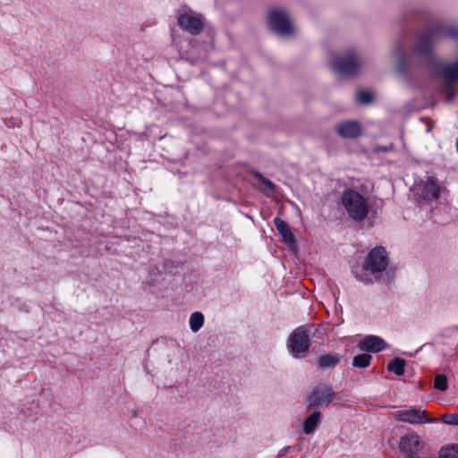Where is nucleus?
Listing matches in <instances>:
<instances>
[{
    "mask_svg": "<svg viewBox=\"0 0 458 458\" xmlns=\"http://www.w3.org/2000/svg\"><path fill=\"white\" fill-rule=\"evenodd\" d=\"M254 177L261 182L266 189H267L269 191L274 192L276 190V186L269 179L264 177L260 173L255 172L253 173Z\"/></svg>",
    "mask_w": 458,
    "mask_h": 458,
    "instance_id": "b1692460",
    "label": "nucleus"
},
{
    "mask_svg": "<svg viewBox=\"0 0 458 458\" xmlns=\"http://www.w3.org/2000/svg\"><path fill=\"white\" fill-rule=\"evenodd\" d=\"M424 446V442L420 440L415 432L403 436L399 442L400 450L406 457L418 456Z\"/></svg>",
    "mask_w": 458,
    "mask_h": 458,
    "instance_id": "1a4fd4ad",
    "label": "nucleus"
},
{
    "mask_svg": "<svg viewBox=\"0 0 458 458\" xmlns=\"http://www.w3.org/2000/svg\"><path fill=\"white\" fill-rule=\"evenodd\" d=\"M333 70L342 77H354L361 68L357 53L350 50L345 55L335 56L331 61Z\"/></svg>",
    "mask_w": 458,
    "mask_h": 458,
    "instance_id": "20e7f679",
    "label": "nucleus"
},
{
    "mask_svg": "<svg viewBox=\"0 0 458 458\" xmlns=\"http://www.w3.org/2000/svg\"><path fill=\"white\" fill-rule=\"evenodd\" d=\"M439 458H458V445H452L440 451Z\"/></svg>",
    "mask_w": 458,
    "mask_h": 458,
    "instance_id": "4be33fe9",
    "label": "nucleus"
},
{
    "mask_svg": "<svg viewBox=\"0 0 458 458\" xmlns=\"http://www.w3.org/2000/svg\"><path fill=\"white\" fill-rule=\"evenodd\" d=\"M334 398L333 388L325 383H319L308 394L307 401L310 407L325 408L333 402Z\"/></svg>",
    "mask_w": 458,
    "mask_h": 458,
    "instance_id": "0eeeda50",
    "label": "nucleus"
},
{
    "mask_svg": "<svg viewBox=\"0 0 458 458\" xmlns=\"http://www.w3.org/2000/svg\"><path fill=\"white\" fill-rule=\"evenodd\" d=\"M340 203L349 218L355 222H362L369 216L370 207L368 199L356 190H344Z\"/></svg>",
    "mask_w": 458,
    "mask_h": 458,
    "instance_id": "f03ea898",
    "label": "nucleus"
},
{
    "mask_svg": "<svg viewBox=\"0 0 458 458\" xmlns=\"http://www.w3.org/2000/svg\"><path fill=\"white\" fill-rule=\"evenodd\" d=\"M434 387L441 392L448 388L447 377L444 374H437L434 379Z\"/></svg>",
    "mask_w": 458,
    "mask_h": 458,
    "instance_id": "412c9836",
    "label": "nucleus"
},
{
    "mask_svg": "<svg viewBox=\"0 0 458 458\" xmlns=\"http://www.w3.org/2000/svg\"><path fill=\"white\" fill-rule=\"evenodd\" d=\"M456 148H457V150H458V138H457V140H456Z\"/></svg>",
    "mask_w": 458,
    "mask_h": 458,
    "instance_id": "bb28decb",
    "label": "nucleus"
},
{
    "mask_svg": "<svg viewBox=\"0 0 458 458\" xmlns=\"http://www.w3.org/2000/svg\"><path fill=\"white\" fill-rule=\"evenodd\" d=\"M392 55L396 57L397 64L395 72L399 76L404 77L407 72V57L403 55V47L398 44L396 47L392 51Z\"/></svg>",
    "mask_w": 458,
    "mask_h": 458,
    "instance_id": "2eb2a0df",
    "label": "nucleus"
},
{
    "mask_svg": "<svg viewBox=\"0 0 458 458\" xmlns=\"http://www.w3.org/2000/svg\"><path fill=\"white\" fill-rule=\"evenodd\" d=\"M356 100L362 105H369L372 101V95L370 92L366 90H361L357 92Z\"/></svg>",
    "mask_w": 458,
    "mask_h": 458,
    "instance_id": "5701e85b",
    "label": "nucleus"
},
{
    "mask_svg": "<svg viewBox=\"0 0 458 458\" xmlns=\"http://www.w3.org/2000/svg\"><path fill=\"white\" fill-rule=\"evenodd\" d=\"M178 25L191 35H199L204 27L199 17L189 13H182L178 16Z\"/></svg>",
    "mask_w": 458,
    "mask_h": 458,
    "instance_id": "9b49d317",
    "label": "nucleus"
},
{
    "mask_svg": "<svg viewBox=\"0 0 458 458\" xmlns=\"http://www.w3.org/2000/svg\"><path fill=\"white\" fill-rule=\"evenodd\" d=\"M321 420V413L318 411H313L310 415H309L303 423V431L305 434H311L318 423Z\"/></svg>",
    "mask_w": 458,
    "mask_h": 458,
    "instance_id": "f3484780",
    "label": "nucleus"
},
{
    "mask_svg": "<svg viewBox=\"0 0 458 458\" xmlns=\"http://www.w3.org/2000/svg\"><path fill=\"white\" fill-rule=\"evenodd\" d=\"M419 190V196L425 200L436 201L439 199L440 186L437 180L434 177H428Z\"/></svg>",
    "mask_w": 458,
    "mask_h": 458,
    "instance_id": "f8f14e48",
    "label": "nucleus"
},
{
    "mask_svg": "<svg viewBox=\"0 0 458 458\" xmlns=\"http://www.w3.org/2000/svg\"><path fill=\"white\" fill-rule=\"evenodd\" d=\"M361 125L358 121L344 120L335 125L336 134L346 140H355L361 134Z\"/></svg>",
    "mask_w": 458,
    "mask_h": 458,
    "instance_id": "9d476101",
    "label": "nucleus"
},
{
    "mask_svg": "<svg viewBox=\"0 0 458 458\" xmlns=\"http://www.w3.org/2000/svg\"><path fill=\"white\" fill-rule=\"evenodd\" d=\"M394 420L409 424L435 423L437 419L430 417L425 410L420 407L404 406L394 414Z\"/></svg>",
    "mask_w": 458,
    "mask_h": 458,
    "instance_id": "423d86ee",
    "label": "nucleus"
},
{
    "mask_svg": "<svg viewBox=\"0 0 458 458\" xmlns=\"http://www.w3.org/2000/svg\"><path fill=\"white\" fill-rule=\"evenodd\" d=\"M441 420L447 425L458 426V413L444 414L441 417Z\"/></svg>",
    "mask_w": 458,
    "mask_h": 458,
    "instance_id": "393cba45",
    "label": "nucleus"
},
{
    "mask_svg": "<svg viewBox=\"0 0 458 458\" xmlns=\"http://www.w3.org/2000/svg\"><path fill=\"white\" fill-rule=\"evenodd\" d=\"M190 327L194 333L198 332L204 324V316L201 312L195 311L190 317Z\"/></svg>",
    "mask_w": 458,
    "mask_h": 458,
    "instance_id": "6ab92c4d",
    "label": "nucleus"
},
{
    "mask_svg": "<svg viewBox=\"0 0 458 458\" xmlns=\"http://www.w3.org/2000/svg\"><path fill=\"white\" fill-rule=\"evenodd\" d=\"M404 367L405 360L402 358L396 357L388 363L387 369L397 376H402L404 374Z\"/></svg>",
    "mask_w": 458,
    "mask_h": 458,
    "instance_id": "a211bd4d",
    "label": "nucleus"
},
{
    "mask_svg": "<svg viewBox=\"0 0 458 458\" xmlns=\"http://www.w3.org/2000/svg\"><path fill=\"white\" fill-rule=\"evenodd\" d=\"M388 266V256L386 249L382 246H377L372 249L367 255L362 269L369 271L371 275L375 276L378 280L382 273L386 270Z\"/></svg>",
    "mask_w": 458,
    "mask_h": 458,
    "instance_id": "39448f33",
    "label": "nucleus"
},
{
    "mask_svg": "<svg viewBox=\"0 0 458 458\" xmlns=\"http://www.w3.org/2000/svg\"><path fill=\"white\" fill-rule=\"evenodd\" d=\"M267 21L269 29L281 37L294 35V27L290 20L288 12L282 7H273L267 12Z\"/></svg>",
    "mask_w": 458,
    "mask_h": 458,
    "instance_id": "7ed1b4c3",
    "label": "nucleus"
},
{
    "mask_svg": "<svg viewBox=\"0 0 458 458\" xmlns=\"http://www.w3.org/2000/svg\"><path fill=\"white\" fill-rule=\"evenodd\" d=\"M310 345L309 332L303 327L296 328L289 337L288 347L295 357H303L307 354Z\"/></svg>",
    "mask_w": 458,
    "mask_h": 458,
    "instance_id": "6e6552de",
    "label": "nucleus"
},
{
    "mask_svg": "<svg viewBox=\"0 0 458 458\" xmlns=\"http://www.w3.org/2000/svg\"><path fill=\"white\" fill-rule=\"evenodd\" d=\"M356 279L358 280H362L360 277H359L358 276H356Z\"/></svg>",
    "mask_w": 458,
    "mask_h": 458,
    "instance_id": "cd10ccee",
    "label": "nucleus"
},
{
    "mask_svg": "<svg viewBox=\"0 0 458 458\" xmlns=\"http://www.w3.org/2000/svg\"><path fill=\"white\" fill-rule=\"evenodd\" d=\"M274 225L281 235L284 242L292 246L295 244L294 235L292 233L288 224L281 219L280 217H276L274 219Z\"/></svg>",
    "mask_w": 458,
    "mask_h": 458,
    "instance_id": "4468645a",
    "label": "nucleus"
},
{
    "mask_svg": "<svg viewBox=\"0 0 458 458\" xmlns=\"http://www.w3.org/2000/svg\"><path fill=\"white\" fill-rule=\"evenodd\" d=\"M372 356L369 353H361L353 357L352 366L358 369H365L369 366Z\"/></svg>",
    "mask_w": 458,
    "mask_h": 458,
    "instance_id": "aec40b11",
    "label": "nucleus"
},
{
    "mask_svg": "<svg viewBox=\"0 0 458 458\" xmlns=\"http://www.w3.org/2000/svg\"><path fill=\"white\" fill-rule=\"evenodd\" d=\"M458 26L437 24L426 30L419 38L413 54L420 58L429 70L439 74L444 81V89L448 96V101L454 97L453 85L458 82V59L451 64H444L437 59L433 48L445 38L456 39Z\"/></svg>",
    "mask_w": 458,
    "mask_h": 458,
    "instance_id": "f257e3e1",
    "label": "nucleus"
},
{
    "mask_svg": "<svg viewBox=\"0 0 458 458\" xmlns=\"http://www.w3.org/2000/svg\"><path fill=\"white\" fill-rule=\"evenodd\" d=\"M358 347L360 351L376 353L386 349L387 344L380 336L370 335L360 340Z\"/></svg>",
    "mask_w": 458,
    "mask_h": 458,
    "instance_id": "ddd939ff",
    "label": "nucleus"
},
{
    "mask_svg": "<svg viewBox=\"0 0 458 458\" xmlns=\"http://www.w3.org/2000/svg\"><path fill=\"white\" fill-rule=\"evenodd\" d=\"M340 362L338 354H323L318 358V368L321 369H332L337 366Z\"/></svg>",
    "mask_w": 458,
    "mask_h": 458,
    "instance_id": "dca6fc26",
    "label": "nucleus"
},
{
    "mask_svg": "<svg viewBox=\"0 0 458 458\" xmlns=\"http://www.w3.org/2000/svg\"><path fill=\"white\" fill-rule=\"evenodd\" d=\"M291 449L290 446H284L283 447L282 449L279 450L278 454H277V457L278 458H282L284 457L288 452L289 450Z\"/></svg>",
    "mask_w": 458,
    "mask_h": 458,
    "instance_id": "a878e982",
    "label": "nucleus"
}]
</instances>
